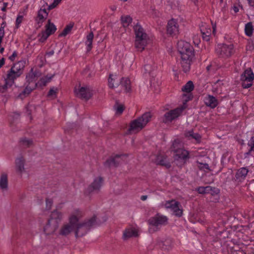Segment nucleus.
Masks as SVG:
<instances>
[{
  "instance_id": "f257e3e1",
  "label": "nucleus",
  "mask_w": 254,
  "mask_h": 254,
  "mask_svg": "<svg viewBox=\"0 0 254 254\" xmlns=\"http://www.w3.org/2000/svg\"><path fill=\"white\" fill-rule=\"evenodd\" d=\"M133 30L135 35V47L138 51L142 52L147 44V35L138 23L134 26Z\"/></svg>"
},
{
  "instance_id": "f03ea898",
  "label": "nucleus",
  "mask_w": 254,
  "mask_h": 254,
  "mask_svg": "<svg viewBox=\"0 0 254 254\" xmlns=\"http://www.w3.org/2000/svg\"><path fill=\"white\" fill-rule=\"evenodd\" d=\"M101 222L96 221V217L94 215L92 218L83 223H79L78 222L75 225V235L76 237H81L85 235L88 231L93 226L99 225Z\"/></svg>"
},
{
  "instance_id": "7ed1b4c3",
  "label": "nucleus",
  "mask_w": 254,
  "mask_h": 254,
  "mask_svg": "<svg viewBox=\"0 0 254 254\" xmlns=\"http://www.w3.org/2000/svg\"><path fill=\"white\" fill-rule=\"evenodd\" d=\"M152 116L150 112L144 113L141 117L131 122L127 131L131 133L132 131L138 132L141 130L149 122Z\"/></svg>"
},
{
  "instance_id": "20e7f679",
  "label": "nucleus",
  "mask_w": 254,
  "mask_h": 254,
  "mask_svg": "<svg viewBox=\"0 0 254 254\" xmlns=\"http://www.w3.org/2000/svg\"><path fill=\"white\" fill-rule=\"evenodd\" d=\"M152 116L150 112L144 113L141 117L131 122L127 131L131 133L132 131L138 132L141 130L149 122Z\"/></svg>"
},
{
  "instance_id": "39448f33",
  "label": "nucleus",
  "mask_w": 254,
  "mask_h": 254,
  "mask_svg": "<svg viewBox=\"0 0 254 254\" xmlns=\"http://www.w3.org/2000/svg\"><path fill=\"white\" fill-rule=\"evenodd\" d=\"M148 224L152 226L149 231L150 233H153L160 229V226L165 225L168 223V218L159 213H157L154 216L151 217L148 220Z\"/></svg>"
},
{
  "instance_id": "423d86ee",
  "label": "nucleus",
  "mask_w": 254,
  "mask_h": 254,
  "mask_svg": "<svg viewBox=\"0 0 254 254\" xmlns=\"http://www.w3.org/2000/svg\"><path fill=\"white\" fill-rule=\"evenodd\" d=\"M178 52L181 55V58L185 59H192L194 56L193 47L188 42L180 41L177 44Z\"/></svg>"
},
{
  "instance_id": "0eeeda50",
  "label": "nucleus",
  "mask_w": 254,
  "mask_h": 254,
  "mask_svg": "<svg viewBox=\"0 0 254 254\" xmlns=\"http://www.w3.org/2000/svg\"><path fill=\"white\" fill-rule=\"evenodd\" d=\"M79 221L78 217L75 215L71 216L69 223L62 226L59 231V234L63 236L69 235L75 228V225Z\"/></svg>"
},
{
  "instance_id": "6e6552de",
  "label": "nucleus",
  "mask_w": 254,
  "mask_h": 254,
  "mask_svg": "<svg viewBox=\"0 0 254 254\" xmlns=\"http://www.w3.org/2000/svg\"><path fill=\"white\" fill-rule=\"evenodd\" d=\"M254 79V74L251 68L246 69L241 75L242 86L244 88H248L252 85Z\"/></svg>"
},
{
  "instance_id": "1a4fd4ad",
  "label": "nucleus",
  "mask_w": 254,
  "mask_h": 254,
  "mask_svg": "<svg viewBox=\"0 0 254 254\" xmlns=\"http://www.w3.org/2000/svg\"><path fill=\"white\" fill-rule=\"evenodd\" d=\"M233 46L232 45L218 44L216 48L215 51L217 55L222 58H227L231 56L233 53Z\"/></svg>"
},
{
  "instance_id": "9d476101",
  "label": "nucleus",
  "mask_w": 254,
  "mask_h": 254,
  "mask_svg": "<svg viewBox=\"0 0 254 254\" xmlns=\"http://www.w3.org/2000/svg\"><path fill=\"white\" fill-rule=\"evenodd\" d=\"M46 29L45 31H42L40 34H39V41L41 42H45L48 37L54 34L56 30V26L53 23L51 22V20L49 19L48 21V23L45 26Z\"/></svg>"
},
{
  "instance_id": "9b49d317",
  "label": "nucleus",
  "mask_w": 254,
  "mask_h": 254,
  "mask_svg": "<svg viewBox=\"0 0 254 254\" xmlns=\"http://www.w3.org/2000/svg\"><path fill=\"white\" fill-rule=\"evenodd\" d=\"M184 109V108L182 107L181 108H177L166 113L163 119V122L167 123L172 121L181 115Z\"/></svg>"
},
{
  "instance_id": "f8f14e48",
  "label": "nucleus",
  "mask_w": 254,
  "mask_h": 254,
  "mask_svg": "<svg viewBox=\"0 0 254 254\" xmlns=\"http://www.w3.org/2000/svg\"><path fill=\"white\" fill-rule=\"evenodd\" d=\"M75 92L77 97L86 101L88 100L93 95L91 89L87 86L81 87L77 91L75 90Z\"/></svg>"
},
{
  "instance_id": "ddd939ff",
  "label": "nucleus",
  "mask_w": 254,
  "mask_h": 254,
  "mask_svg": "<svg viewBox=\"0 0 254 254\" xmlns=\"http://www.w3.org/2000/svg\"><path fill=\"white\" fill-rule=\"evenodd\" d=\"M174 158L175 161H180L181 164H184L189 158V153L185 150H177L174 153Z\"/></svg>"
},
{
  "instance_id": "4468645a",
  "label": "nucleus",
  "mask_w": 254,
  "mask_h": 254,
  "mask_svg": "<svg viewBox=\"0 0 254 254\" xmlns=\"http://www.w3.org/2000/svg\"><path fill=\"white\" fill-rule=\"evenodd\" d=\"M103 179L101 177L96 178L87 188L85 193L89 194L94 190H99L103 184Z\"/></svg>"
},
{
  "instance_id": "2eb2a0df",
  "label": "nucleus",
  "mask_w": 254,
  "mask_h": 254,
  "mask_svg": "<svg viewBox=\"0 0 254 254\" xmlns=\"http://www.w3.org/2000/svg\"><path fill=\"white\" fill-rule=\"evenodd\" d=\"M167 33L170 35H175L179 32V25L176 20L172 19L168 22Z\"/></svg>"
},
{
  "instance_id": "dca6fc26",
  "label": "nucleus",
  "mask_w": 254,
  "mask_h": 254,
  "mask_svg": "<svg viewBox=\"0 0 254 254\" xmlns=\"http://www.w3.org/2000/svg\"><path fill=\"white\" fill-rule=\"evenodd\" d=\"M123 155V154H117L114 157H111L104 163V165L108 167H110L111 166H114L115 167H118L122 161L121 157Z\"/></svg>"
},
{
  "instance_id": "f3484780",
  "label": "nucleus",
  "mask_w": 254,
  "mask_h": 254,
  "mask_svg": "<svg viewBox=\"0 0 254 254\" xmlns=\"http://www.w3.org/2000/svg\"><path fill=\"white\" fill-rule=\"evenodd\" d=\"M48 13L45 8H40L38 11L37 16L35 20L38 25V27H41L43 22L47 18Z\"/></svg>"
},
{
  "instance_id": "a211bd4d",
  "label": "nucleus",
  "mask_w": 254,
  "mask_h": 254,
  "mask_svg": "<svg viewBox=\"0 0 254 254\" xmlns=\"http://www.w3.org/2000/svg\"><path fill=\"white\" fill-rule=\"evenodd\" d=\"M58 227L57 223H53L48 220L47 224L44 227V231L47 235H50L54 233Z\"/></svg>"
},
{
  "instance_id": "6ab92c4d",
  "label": "nucleus",
  "mask_w": 254,
  "mask_h": 254,
  "mask_svg": "<svg viewBox=\"0 0 254 254\" xmlns=\"http://www.w3.org/2000/svg\"><path fill=\"white\" fill-rule=\"evenodd\" d=\"M156 164L165 167L166 168H170L171 166L170 163L167 160V156L165 155H159L156 157Z\"/></svg>"
},
{
  "instance_id": "aec40b11",
  "label": "nucleus",
  "mask_w": 254,
  "mask_h": 254,
  "mask_svg": "<svg viewBox=\"0 0 254 254\" xmlns=\"http://www.w3.org/2000/svg\"><path fill=\"white\" fill-rule=\"evenodd\" d=\"M204 102L207 106L213 109L215 108L218 104L217 99L212 95H208L205 98Z\"/></svg>"
},
{
  "instance_id": "412c9836",
  "label": "nucleus",
  "mask_w": 254,
  "mask_h": 254,
  "mask_svg": "<svg viewBox=\"0 0 254 254\" xmlns=\"http://www.w3.org/2000/svg\"><path fill=\"white\" fill-rule=\"evenodd\" d=\"M138 231L134 228H129L126 229L123 234V238L124 240H127L132 237H137Z\"/></svg>"
},
{
  "instance_id": "4be33fe9",
  "label": "nucleus",
  "mask_w": 254,
  "mask_h": 254,
  "mask_svg": "<svg viewBox=\"0 0 254 254\" xmlns=\"http://www.w3.org/2000/svg\"><path fill=\"white\" fill-rule=\"evenodd\" d=\"M25 160L23 157H20L15 160V167L17 172L21 174L24 171Z\"/></svg>"
},
{
  "instance_id": "5701e85b",
  "label": "nucleus",
  "mask_w": 254,
  "mask_h": 254,
  "mask_svg": "<svg viewBox=\"0 0 254 254\" xmlns=\"http://www.w3.org/2000/svg\"><path fill=\"white\" fill-rule=\"evenodd\" d=\"M62 218V214L57 210H55L52 212L49 220L53 223H57V225L58 226V224Z\"/></svg>"
},
{
  "instance_id": "b1692460",
  "label": "nucleus",
  "mask_w": 254,
  "mask_h": 254,
  "mask_svg": "<svg viewBox=\"0 0 254 254\" xmlns=\"http://www.w3.org/2000/svg\"><path fill=\"white\" fill-rule=\"evenodd\" d=\"M120 84L124 88V89L126 93L129 92L130 91V81L128 78H122L120 81L119 85Z\"/></svg>"
},
{
  "instance_id": "393cba45",
  "label": "nucleus",
  "mask_w": 254,
  "mask_h": 254,
  "mask_svg": "<svg viewBox=\"0 0 254 254\" xmlns=\"http://www.w3.org/2000/svg\"><path fill=\"white\" fill-rule=\"evenodd\" d=\"M248 172V170L246 168L244 167L239 169L235 175L236 180L239 181L244 180L246 178Z\"/></svg>"
},
{
  "instance_id": "a878e982",
  "label": "nucleus",
  "mask_w": 254,
  "mask_h": 254,
  "mask_svg": "<svg viewBox=\"0 0 254 254\" xmlns=\"http://www.w3.org/2000/svg\"><path fill=\"white\" fill-rule=\"evenodd\" d=\"M54 75L55 74L51 75H47L45 77L41 78L37 83H35L34 87V89H35L38 85H39V86H46L47 83L50 81V80L54 76Z\"/></svg>"
},
{
  "instance_id": "bb28decb",
  "label": "nucleus",
  "mask_w": 254,
  "mask_h": 254,
  "mask_svg": "<svg viewBox=\"0 0 254 254\" xmlns=\"http://www.w3.org/2000/svg\"><path fill=\"white\" fill-rule=\"evenodd\" d=\"M191 60L192 59L185 58V59H184L183 58H181V66L183 70L186 73L189 72L190 70Z\"/></svg>"
},
{
  "instance_id": "cd10ccee",
  "label": "nucleus",
  "mask_w": 254,
  "mask_h": 254,
  "mask_svg": "<svg viewBox=\"0 0 254 254\" xmlns=\"http://www.w3.org/2000/svg\"><path fill=\"white\" fill-rule=\"evenodd\" d=\"M20 75V74L17 72L16 71H13V70H11V69L10 68L8 71L6 78L10 82H11V83L13 84L14 83L15 79L19 77Z\"/></svg>"
},
{
  "instance_id": "c85d7f7f",
  "label": "nucleus",
  "mask_w": 254,
  "mask_h": 254,
  "mask_svg": "<svg viewBox=\"0 0 254 254\" xmlns=\"http://www.w3.org/2000/svg\"><path fill=\"white\" fill-rule=\"evenodd\" d=\"M113 75L111 74L109 75L108 82L109 86L110 88L118 86L119 85L120 81L121 80L117 75H115L114 77H113Z\"/></svg>"
},
{
  "instance_id": "c756f323",
  "label": "nucleus",
  "mask_w": 254,
  "mask_h": 254,
  "mask_svg": "<svg viewBox=\"0 0 254 254\" xmlns=\"http://www.w3.org/2000/svg\"><path fill=\"white\" fill-rule=\"evenodd\" d=\"M34 89V87L32 88L29 86V85H27L25 88L19 94V95L17 96V98L21 99H23L24 98L27 97Z\"/></svg>"
},
{
  "instance_id": "7c9ffc66",
  "label": "nucleus",
  "mask_w": 254,
  "mask_h": 254,
  "mask_svg": "<svg viewBox=\"0 0 254 254\" xmlns=\"http://www.w3.org/2000/svg\"><path fill=\"white\" fill-rule=\"evenodd\" d=\"M24 67V62L22 61H19L16 64H14L11 67V70L16 71L19 74H21L23 72V68Z\"/></svg>"
},
{
  "instance_id": "2f4dec72",
  "label": "nucleus",
  "mask_w": 254,
  "mask_h": 254,
  "mask_svg": "<svg viewBox=\"0 0 254 254\" xmlns=\"http://www.w3.org/2000/svg\"><path fill=\"white\" fill-rule=\"evenodd\" d=\"M8 187L7 175L5 173L1 175L0 179V188L2 190H6Z\"/></svg>"
},
{
  "instance_id": "473e14b6",
  "label": "nucleus",
  "mask_w": 254,
  "mask_h": 254,
  "mask_svg": "<svg viewBox=\"0 0 254 254\" xmlns=\"http://www.w3.org/2000/svg\"><path fill=\"white\" fill-rule=\"evenodd\" d=\"M176 205H180V202L174 199L166 201L164 204V206L167 209H170L172 211L173 210Z\"/></svg>"
},
{
  "instance_id": "72a5a7b5",
  "label": "nucleus",
  "mask_w": 254,
  "mask_h": 254,
  "mask_svg": "<svg viewBox=\"0 0 254 254\" xmlns=\"http://www.w3.org/2000/svg\"><path fill=\"white\" fill-rule=\"evenodd\" d=\"M114 109L116 111V114L121 115L125 110V106L123 104H120L118 100H116L114 105Z\"/></svg>"
},
{
  "instance_id": "f704fd0d",
  "label": "nucleus",
  "mask_w": 254,
  "mask_h": 254,
  "mask_svg": "<svg viewBox=\"0 0 254 254\" xmlns=\"http://www.w3.org/2000/svg\"><path fill=\"white\" fill-rule=\"evenodd\" d=\"M185 136L189 139L193 138L197 141L199 140L201 138V136L198 133H194L192 130L186 132L185 133Z\"/></svg>"
},
{
  "instance_id": "c9c22d12",
  "label": "nucleus",
  "mask_w": 254,
  "mask_h": 254,
  "mask_svg": "<svg viewBox=\"0 0 254 254\" xmlns=\"http://www.w3.org/2000/svg\"><path fill=\"white\" fill-rule=\"evenodd\" d=\"M94 37L93 32H91L86 37V44L87 46V51H89L91 50L92 46V41Z\"/></svg>"
},
{
  "instance_id": "e433bc0d",
  "label": "nucleus",
  "mask_w": 254,
  "mask_h": 254,
  "mask_svg": "<svg viewBox=\"0 0 254 254\" xmlns=\"http://www.w3.org/2000/svg\"><path fill=\"white\" fill-rule=\"evenodd\" d=\"M194 89V85L191 81H189L186 84L184 85L182 88V90L184 92H186L187 93H190Z\"/></svg>"
},
{
  "instance_id": "4c0bfd02",
  "label": "nucleus",
  "mask_w": 254,
  "mask_h": 254,
  "mask_svg": "<svg viewBox=\"0 0 254 254\" xmlns=\"http://www.w3.org/2000/svg\"><path fill=\"white\" fill-rule=\"evenodd\" d=\"M132 19L129 15L122 16L121 21L124 27H127L132 22Z\"/></svg>"
},
{
  "instance_id": "58836bf2",
  "label": "nucleus",
  "mask_w": 254,
  "mask_h": 254,
  "mask_svg": "<svg viewBox=\"0 0 254 254\" xmlns=\"http://www.w3.org/2000/svg\"><path fill=\"white\" fill-rule=\"evenodd\" d=\"M73 23H70L68 25H67L63 30V32L59 35V36L64 37L66 36L71 31L73 28Z\"/></svg>"
},
{
  "instance_id": "ea45409f",
  "label": "nucleus",
  "mask_w": 254,
  "mask_h": 254,
  "mask_svg": "<svg viewBox=\"0 0 254 254\" xmlns=\"http://www.w3.org/2000/svg\"><path fill=\"white\" fill-rule=\"evenodd\" d=\"M172 151L174 153H176L177 150H183L182 144L179 140H175L172 144Z\"/></svg>"
},
{
  "instance_id": "a19ab883",
  "label": "nucleus",
  "mask_w": 254,
  "mask_h": 254,
  "mask_svg": "<svg viewBox=\"0 0 254 254\" xmlns=\"http://www.w3.org/2000/svg\"><path fill=\"white\" fill-rule=\"evenodd\" d=\"M37 77V74L35 72H33V69H31L29 73L26 76L27 82H28L29 85L30 83L35 81V78Z\"/></svg>"
},
{
  "instance_id": "79ce46f5",
  "label": "nucleus",
  "mask_w": 254,
  "mask_h": 254,
  "mask_svg": "<svg viewBox=\"0 0 254 254\" xmlns=\"http://www.w3.org/2000/svg\"><path fill=\"white\" fill-rule=\"evenodd\" d=\"M253 26L252 22H249L245 25V31L246 35L251 36L253 33Z\"/></svg>"
},
{
  "instance_id": "37998d69",
  "label": "nucleus",
  "mask_w": 254,
  "mask_h": 254,
  "mask_svg": "<svg viewBox=\"0 0 254 254\" xmlns=\"http://www.w3.org/2000/svg\"><path fill=\"white\" fill-rule=\"evenodd\" d=\"M173 214L177 217H181L183 215V209L182 206L180 203V205H176V206L174 208Z\"/></svg>"
},
{
  "instance_id": "c03bdc74",
  "label": "nucleus",
  "mask_w": 254,
  "mask_h": 254,
  "mask_svg": "<svg viewBox=\"0 0 254 254\" xmlns=\"http://www.w3.org/2000/svg\"><path fill=\"white\" fill-rule=\"evenodd\" d=\"M5 83L2 85L0 86V92L4 93L8 87H11L13 84L9 81L6 78H5Z\"/></svg>"
},
{
  "instance_id": "a18cd8bd",
  "label": "nucleus",
  "mask_w": 254,
  "mask_h": 254,
  "mask_svg": "<svg viewBox=\"0 0 254 254\" xmlns=\"http://www.w3.org/2000/svg\"><path fill=\"white\" fill-rule=\"evenodd\" d=\"M171 241L169 240H166L162 242L160 245L162 249L165 250H169L171 248Z\"/></svg>"
},
{
  "instance_id": "49530a36",
  "label": "nucleus",
  "mask_w": 254,
  "mask_h": 254,
  "mask_svg": "<svg viewBox=\"0 0 254 254\" xmlns=\"http://www.w3.org/2000/svg\"><path fill=\"white\" fill-rule=\"evenodd\" d=\"M248 146L250 147L249 151L246 154L250 155L252 152H254V136H252L248 143Z\"/></svg>"
},
{
  "instance_id": "de8ad7c7",
  "label": "nucleus",
  "mask_w": 254,
  "mask_h": 254,
  "mask_svg": "<svg viewBox=\"0 0 254 254\" xmlns=\"http://www.w3.org/2000/svg\"><path fill=\"white\" fill-rule=\"evenodd\" d=\"M20 142L22 145L26 147H30L33 144V141L32 139H28L26 138L21 139Z\"/></svg>"
},
{
  "instance_id": "09e8293b",
  "label": "nucleus",
  "mask_w": 254,
  "mask_h": 254,
  "mask_svg": "<svg viewBox=\"0 0 254 254\" xmlns=\"http://www.w3.org/2000/svg\"><path fill=\"white\" fill-rule=\"evenodd\" d=\"M58 91V88L53 87L50 89L47 95L48 97H53L55 98L57 97V93Z\"/></svg>"
},
{
  "instance_id": "8fccbe9b",
  "label": "nucleus",
  "mask_w": 254,
  "mask_h": 254,
  "mask_svg": "<svg viewBox=\"0 0 254 254\" xmlns=\"http://www.w3.org/2000/svg\"><path fill=\"white\" fill-rule=\"evenodd\" d=\"M61 48H60L59 49H52L49 52H47L46 53V55L48 56H51L53 55L54 54H56L57 55L59 54V53L61 52Z\"/></svg>"
},
{
  "instance_id": "3c124183",
  "label": "nucleus",
  "mask_w": 254,
  "mask_h": 254,
  "mask_svg": "<svg viewBox=\"0 0 254 254\" xmlns=\"http://www.w3.org/2000/svg\"><path fill=\"white\" fill-rule=\"evenodd\" d=\"M198 168L201 170H204V169L210 170L209 165L207 163H198Z\"/></svg>"
},
{
  "instance_id": "603ef678",
  "label": "nucleus",
  "mask_w": 254,
  "mask_h": 254,
  "mask_svg": "<svg viewBox=\"0 0 254 254\" xmlns=\"http://www.w3.org/2000/svg\"><path fill=\"white\" fill-rule=\"evenodd\" d=\"M46 209L48 210L51 209L52 204H53V202L52 199L46 198Z\"/></svg>"
},
{
  "instance_id": "864d4df0",
  "label": "nucleus",
  "mask_w": 254,
  "mask_h": 254,
  "mask_svg": "<svg viewBox=\"0 0 254 254\" xmlns=\"http://www.w3.org/2000/svg\"><path fill=\"white\" fill-rule=\"evenodd\" d=\"M219 193H220V190L219 189L215 188V187H212L211 190L210 192V193L211 195H214L216 194H218Z\"/></svg>"
},
{
  "instance_id": "5fc2aeb1",
  "label": "nucleus",
  "mask_w": 254,
  "mask_h": 254,
  "mask_svg": "<svg viewBox=\"0 0 254 254\" xmlns=\"http://www.w3.org/2000/svg\"><path fill=\"white\" fill-rule=\"evenodd\" d=\"M59 3L56 0H54L53 2L49 5L48 9L49 10H51L56 7Z\"/></svg>"
},
{
  "instance_id": "6e6d98bb",
  "label": "nucleus",
  "mask_w": 254,
  "mask_h": 254,
  "mask_svg": "<svg viewBox=\"0 0 254 254\" xmlns=\"http://www.w3.org/2000/svg\"><path fill=\"white\" fill-rule=\"evenodd\" d=\"M23 16L22 15H18L17 17L16 20V25L17 27H18L19 25L22 22V21L23 20Z\"/></svg>"
},
{
  "instance_id": "4d7b16f0",
  "label": "nucleus",
  "mask_w": 254,
  "mask_h": 254,
  "mask_svg": "<svg viewBox=\"0 0 254 254\" xmlns=\"http://www.w3.org/2000/svg\"><path fill=\"white\" fill-rule=\"evenodd\" d=\"M184 96L186 98V99H184L183 100L184 104H185L188 101L191 100L192 99V96L191 95H189L187 96L185 94H184Z\"/></svg>"
},
{
  "instance_id": "13d9d810",
  "label": "nucleus",
  "mask_w": 254,
  "mask_h": 254,
  "mask_svg": "<svg viewBox=\"0 0 254 254\" xmlns=\"http://www.w3.org/2000/svg\"><path fill=\"white\" fill-rule=\"evenodd\" d=\"M196 190L198 191L199 193L200 194H205V187H199L197 188Z\"/></svg>"
},
{
  "instance_id": "bf43d9fd",
  "label": "nucleus",
  "mask_w": 254,
  "mask_h": 254,
  "mask_svg": "<svg viewBox=\"0 0 254 254\" xmlns=\"http://www.w3.org/2000/svg\"><path fill=\"white\" fill-rule=\"evenodd\" d=\"M4 26H2V25H1L0 28V37H4Z\"/></svg>"
},
{
  "instance_id": "052dcab7",
  "label": "nucleus",
  "mask_w": 254,
  "mask_h": 254,
  "mask_svg": "<svg viewBox=\"0 0 254 254\" xmlns=\"http://www.w3.org/2000/svg\"><path fill=\"white\" fill-rule=\"evenodd\" d=\"M204 187H205V193H210V192L211 191V189H212V187L207 186Z\"/></svg>"
},
{
  "instance_id": "680f3d73",
  "label": "nucleus",
  "mask_w": 254,
  "mask_h": 254,
  "mask_svg": "<svg viewBox=\"0 0 254 254\" xmlns=\"http://www.w3.org/2000/svg\"><path fill=\"white\" fill-rule=\"evenodd\" d=\"M17 56V53L16 52L14 51L12 55L9 57V59L11 60V61H13L15 59V58Z\"/></svg>"
},
{
  "instance_id": "e2e57ef3",
  "label": "nucleus",
  "mask_w": 254,
  "mask_h": 254,
  "mask_svg": "<svg viewBox=\"0 0 254 254\" xmlns=\"http://www.w3.org/2000/svg\"><path fill=\"white\" fill-rule=\"evenodd\" d=\"M151 66L149 65H145L144 66V69L146 72L149 73L151 71Z\"/></svg>"
},
{
  "instance_id": "0e129e2a",
  "label": "nucleus",
  "mask_w": 254,
  "mask_h": 254,
  "mask_svg": "<svg viewBox=\"0 0 254 254\" xmlns=\"http://www.w3.org/2000/svg\"><path fill=\"white\" fill-rule=\"evenodd\" d=\"M5 63V59L4 58H2L1 60H0V68L4 65Z\"/></svg>"
},
{
  "instance_id": "69168bd1",
  "label": "nucleus",
  "mask_w": 254,
  "mask_h": 254,
  "mask_svg": "<svg viewBox=\"0 0 254 254\" xmlns=\"http://www.w3.org/2000/svg\"><path fill=\"white\" fill-rule=\"evenodd\" d=\"M7 5V2H4L3 3V6L1 8V10L3 11H5Z\"/></svg>"
},
{
  "instance_id": "338daca9",
  "label": "nucleus",
  "mask_w": 254,
  "mask_h": 254,
  "mask_svg": "<svg viewBox=\"0 0 254 254\" xmlns=\"http://www.w3.org/2000/svg\"><path fill=\"white\" fill-rule=\"evenodd\" d=\"M250 6H254V0H248Z\"/></svg>"
},
{
  "instance_id": "774afa93",
  "label": "nucleus",
  "mask_w": 254,
  "mask_h": 254,
  "mask_svg": "<svg viewBox=\"0 0 254 254\" xmlns=\"http://www.w3.org/2000/svg\"><path fill=\"white\" fill-rule=\"evenodd\" d=\"M147 198V195H142L141 196V200H143V201H144Z\"/></svg>"
}]
</instances>
